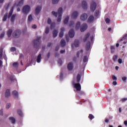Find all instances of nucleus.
<instances>
[{
	"instance_id": "f257e3e1",
	"label": "nucleus",
	"mask_w": 127,
	"mask_h": 127,
	"mask_svg": "<svg viewBox=\"0 0 127 127\" xmlns=\"http://www.w3.org/2000/svg\"><path fill=\"white\" fill-rule=\"evenodd\" d=\"M29 11H30V6L28 5H26L23 6L22 8V12L24 14L27 15L28 13H29Z\"/></svg>"
},
{
	"instance_id": "f03ea898",
	"label": "nucleus",
	"mask_w": 127,
	"mask_h": 127,
	"mask_svg": "<svg viewBox=\"0 0 127 127\" xmlns=\"http://www.w3.org/2000/svg\"><path fill=\"white\" fill-rule=\"evenodd\" d=\"M62 11H63V9L62 7H60L58 10V13L59 14V16L57 19L58 22H61V20L62 19Z\"/></svg>"
},
{
	"instance_id": "7ed1b4c3",
	"label": "nucleus",
	"mask_w": 127,
	"mask_h": 127,
	"mask_svg": "<svg viewBox=\"0 0 127 127\" xmlns=\"http://www.w3.org/2000/svg\"><path fill=\"white\" fill-rule=\"evenodd\" d=\"M96 8H97V3H95V1L91 2V5H90V10L94 12L95 10H96Z\"/></svg>"
},
{
	"instance_id": "20e7f679",
	"label": "nucleus",
	"mask_w": 127,
	"mask_h": 127,
	"mask_svg": "<svg viewBox=\"0 0 127 127\" xmlns=\"http://www.w3.org/2000/svg\"><path fill=\"white\" fill-rule=\"evenodd\" d=\"M20 34H21L20 30H17L13 33V36L16 38H18L20 36Z\"/></svg>"
},
{
	"instance_id": "39448f33",
	"label": "nucleus",
	"mask_w": 127,
	"mask_h": 127,
	"mask_svg": "<svg viewBox=\"0 0 127 127\" xmlns=\"http://www.w3.org/2000/svg\"><path fill=\"white\" fill-rule=\"evenodd\" d=\"M40 39H41V37H38L37 39L33 41V43L34 46H36L40 44Z\"/></svg>"
},
{
	"instance_id": "423d86ee",
	"label": "nucleus",
	"mask_w": 127,
	"mask_h": 127,
	"mask_svg": "<svg viewBox=\"0 0 127 127\" xmlns=\"http://www.w3.org/2000/svg\"><path fill=\"white\" fill-rule=\"evenodd\" d=\"M87 28H88V25L86 23L82 24L80 26V31L84 32L85 30H86Z\"/></svg>"
},
{
	"instance_id": "0eeeda50",
	"label": "nucleus",
	"mask_w": 127,
	"mask_h": 127,
	"mask_svg": "<svg viewBox=\"0 0 127 127\" xmlns=\"http://www.w3.org/2000/svg\"><path fill=\"white\" fill-rule=\"evenodd\" d=\"M68 35L70 38H73L74 36H75V32L74 31V29H71L68 32Z\"/></svg>"
},
{
	"instance_id": "6e6552de",
	"label": "nucleus",
	"mask_w": 127,
	"mask_h": 127,
	"mask_svg": "<svg viewBox=\"0 0 127 127\" xmlns=\"http://www.w3.org/2000/svg\"><path fill=\"white\" fill-rule=\"evenodd\" d=\"M87 18H88V14L86 13L83 14L80 17V19L83 21L86 20Z\"/></svg>"
},
{
	"instance_id": "1a4fd4ad",
	"label": "nucleus",
	"mask_w": 127,
	"mask_h": 127,
	"mask_svg": "<svg viewBox=\"0 0 127 127\" xmlns=\"http://www.w3.org/2000/svg\"><path fill=\"white\" fill-rule=\"evenodd\" d=\"M82 6L83 9H87V8H88V5L87 4V2H86V1H82Z\"/></svg>"
},
{
	"instance_id": "9d476101",
	"label": "nucleus",
	"mask_w": 127,
	"mask_h": 127,
	"mask_svg": "<svg viewBox=\"0 0 127 127\" xmlns=\"http://www.w3.org/2000/svg\"><path fill=\"white\" fill-rule=\"evenodd\" d=\"M74 88L77 91H81V84L79 83L74 84Z\"/></svg>"
},
{
	"instance_id": "9b49d317",
	"label": "nucleus",
	"mask_w": 127,
	"mask_h": 127,
	"mask_svg": "<svg viewBox=\"0 0 127 127\" xmlns=\"http://www.w3.org/2000/svg\"><path fill=\"white\" fill-rule=\"evenodd\" d=\"M42 7L41 6H38L36 7L35 9L36 14H38L39 12L41 11Z\"/></svg>"
},
{
	"instance_id": "f8f14e48",
	"label": "nucleus",
	"mask_w": 127,
	"mask_h": 127,
	"mask_svg": "<svg viewBox=\"0 0 127 127\" xmlns=\"http://www.w3.org/2000/svg\"><path fill=\"white\" fill-rule=\"evenodd\" d=\"M12 94L14 97L15 99H18V92L16 90H14L12 91Z\"/></svg>"
},
{
	"instance_id": "ddd939ff",
	"label": "nucleus",
	"mask_w": 127,
	"mask_h": 127,
	"mask_svg": "<svg viewBox=\"0 0 127 127\" xmlns=\"http://www.w3.org/2000/svg\"><path fill=\"white\" fill-rule=\"evenodd\" d=\"M79 15V13L77 11H74L72 13L71 15L72 18L76 19L77 17H78V15Z\"/></svg>"
},
{
	"instance_id": "4468645a",
	"label": "nucleus",
	"mask_w": 127,
	"mask_h": 127,
	"mask_svg": "<svg viewBox=\"0 0 127 127\" xmlns=\"http://www.w3.org/2000/svg\"><path fill=\"white\" fill-rule=\"evenodd\" d=\"M61 31L59 34V37L62 38L64 36V31L65 30V28L64 27L61 28Z\"/></svg>"
},
{
	"instance_id": "2eb2a0df",
	"label": "nucleus",
	"mask_w": 127,
	"mask_h": 127,
	"mask_svg": "<svg viewBox=\"0 0 127 127\" xmlns=\"http://www.w3.org/2000/svg\"><path fill=\"white\" fill-rule=\"evenodd\" d=\"M85 48L87 51H89V50L91 48V42L90 41L87 42L85 46Z\"/></svg>"
},
{
	"instance_id": "dca6fc26",
	"label": "nucleus",
	"mask_w": 127,
	"mask_h": 127,
	"mask_svg": "<svg viewBox=\"0 0 127 127\" xmlns=\"http://www.w3.org/2000/svg\"><path fill=\"white\" fill-rule=\"evenodd\" d=\"M74 45L75 47H79V46H80V41L78 39L75 40Z\"/></svg>"
},
{
	"instance_id": "f3484780",
	"label": "nucleus",
	"mask_w": 127,
	"mask_h": 127,
	"mask_svg": "<svg viewBox=\"0 0 127 127\" xmlns=\"http://www.w3.org/2000/svg\"><path fill=\"white\" fill-rule=\"evenodd\" d=\"M67 69L68 70H69V71H71V70L73 69V63H69L68 64H67Z\"/></svg>"
},
{
	"instance_id": "a211bd4d",
	"label": "nucleus",
	"mask_w": 127,
	"mask_h": 127,
	"mask_svg": "<svg viewBox=\"0 0 127 127\" xmlns=\"http://www.w3.org/2000/svg\"><path fill=\"white\" fill-rule=\"evenodd\" d=\"M90 33H88L87 34H86L84 36V38L83 40V42H86V40H88V38L90 37Z\"/></svg>"
},
{
	"instance_id": "6ab92c4d",
	"label": "nucleus",
	"mask_w": 127,
	"mask_h": 127,
	"mask_svg": "<svg viewBox=\"0 0 127 127\" xmlns=\"http://www.w3.org/2000/svg\"><path fill=\"white\" fill-rule=\"evenodd\" d=\"M5 96L6 98H8L10 96V92L9 91V89H7L5 92Z\"/></svg>"
},
{
	"instance_id": "aec40b11",
	"label": "nucleus",
	"mask_w": 127,
	"mask_h": 127,
	"mask_svg": "<svg viewBox=\"0 0 127 127\" xmlns=\"http://www.w3.org/2000/svg\"><path fill=\"white\" fill-rule=\"evenodd\" d=\"M94 20V16L91 15L88 19L87 22L88 23H91V22H93V21Z\"/></svg>"
},
{
	"instance_id": "412c9836",
	"label": "nucleus",
	"mask_w": 127,
	"mask_h": 127,
	"mask_svg": "<svg viewBox=\"0 0 127 127\" xmlns=\"http://www.w3.org/2000/svg\"><path fill=\"white\" fill-rule=\"evenodd\" d=\"M61 45L62 47H64L66 46V41H65V40L64 39H62L61 41Z\"/></svg>"
},
{
	"instance_id": "4be33fe9",
	"label": "nucleus",
	"mask_w": 127,
	"mask_h": 127,
	"mask_svg": "<svg viewBox=\"0 0 127 127\" xmlns=\"http://www.w3.org/2000/svg\"><path fill=\"white\" fill-rule=\"evenodd\" d=\"M8 37H10L11 34H12V29H9L7 32Z\"/></svg>"
},
{
	"instance_id": "5701e85b",
	"label": "nucleus",
	"mask_w": 127,
	"mask_h": 127,
	"mask_svg": "<svg viewBox=\"0 0 127 127\" xmlns=\"http://www.w3.org/2000/svg\"><path fill=\"white\" fill-rule=\"evenodd\" d=\"M13 8H14L13 7H12L11 8V9H10V11L9 12V14L8 15V18H10V17L11 16V15H12V13L13 12Z\"/></svg>"
},
{
	"instance_id": "b1692460",
	"label": "nucleus",
	"mask_w": 127,
	"mask_h": 127,
	"mask_svg": "<svg viewBox=\"0 0 127 127\" xmlns=\"http://www.w3.org/2000/svg\"><path fill=\"white\" fill-rule=\"evenodd\" d=\"M42 58L41 54H39L37 59V63H40V61H41V59Z\"/></svg>"
},
{
	"instance_id": "393cba45",
	"label": "nucleus",
	"mask_w": 127,
	"mask_h": 127,
	"mask_svg": "<svg viewBox=\"0 0 127 127\" xmlns=\"http://www.w3.org/2000/svg\"><path fill=\"white\" fill-rule=\"evenodd\" d=\"M80 25H81V23L80 22H77L75 25L76 30H78V29H79V28H80Z\"/></svg>"
},
{
	"instance_id": "a878e982",
	"label": "nucleus",
	"mask_w": 127,
	"mask_h": 127,
	"mask_svg": "<svg viewBox=\"0 0 127 127\" xmlns=\"http://www.w3.org/2000/svg\"><path fill=\"white\" fill-rule=\"evenodd\" d=\"M53 37H56L58 34V30H54L53 32Z\"/></svg>"
},
{
	"instance_id": "bb28decb",
	"label": "nucleus",
	"mask_w": 127,
	"mask_h": 127,
	"mask_svg": "<svg viewBox=\"0 0 127 127\" xmlns=\"http://www.w3.org/2000/svg\"><path fill=\"white\" fill-rule=\"evenodd\" d=\"M9 120L10 121H11V123H12V124H15L16 121H15V119L13 117H10L9 118Z\"/></svg>"
},
{
	"instance_id": "cd10ccee",
	"label": "nucleus",
	"mask_w": 127,
	"mask_h": 127,
	"mask_svg": "<svg viewBox=\"0 0 127 127\" xmlns=\"http://www.w3.org/2000/svg\"><path fill=\"white\" fill-rule=\"evenodd\" d=\"M23 2H24V0H21L17 4V6H21L23 5Z\"/></svg>"
},
{
	"instance_id": "c85d7f7f",
	"label": "nucleus",
	"mask_w": 127,
	"mask_h": 127,
	"mask_svg": "<svg viewBox=\"0 0 127 127\" xmlns=\"http://www.w3.org/2000/svg\"><path fill=\"white\" fill-rule=\"evenodd\" d=\"M16 16V14H14L12 15L11 18V21L12 22H14V20H15V17Z\"/></svg>"
},
{
	"instance_id": "c756f323",
	"label": "nucleus",
	"mask_w": 127,
	"mask_h": 127,
	"mask_svg": "<svg viewBox=\"0 0 127 127\" xmlns=\"http://www.w3.org/2000/svg\"><path fill=\"white\" fill-rule=\"evenodd\" d=\"M17 114L20 116V117H22L23 116V114H22V111L20 109H18L17 110Z\"/></svg>"
},
{
	"instance_id": "7c9ffc66",
	"label": "nucleus",
	"mask_w": 127,
	"mask_h": 127,
	"mask_svg": "<svg viewBox=\"0 0 127 127\" xmlns=\"http://www.w3.org/2000/svg\"><path fill=\"white\" fill-rule=\"evenodd\" d=\"M2 52H3V49L2 48H0V59L2 58Z\"/></svg>"
},
{
	"instance_id": "2f4dec72",
	"label": "nucleus",
	"mask_w": 127,
	"mask_h": 127,
	"mask_svg": "<svg viewBox=\"0 0 127 127\" xmlns=\"http://www.w3.org/2000/svg\"><path fill=\"white\" fill-rule=\"evenodd\" d=\"M68 21H69V16L66 17L64 19V24H67V23H68Z\"/></svg>"
},
{
	"instance_id": "473e14b6",
	"label": "nucleus",
	"mask_w": 127,
	"mask_h": 127,
	"mask_svg": "<svg viewBox=\"0 0 127 127\" xmlns=\"http://www.w3.org/2000/svg\"><path fill=\"white\" fill-rule=\"evenodd\" d=\"M80 80H81V75L78 74L77 76V82L79 83V82H80Z\"/></svg>"
},
{
	"instance_id": "72a5a7b5",
	"label": "nucleus",
	"mask_w": 127,
	"mask_h": 127,
	"mask_svg": "<svg viewBox=\"0 0 127 127\" xmlns=\"http://www.w3.org/2000/svg\"><path fill=\"white\" fill-rule=\"evenodd\" d=\"M88 61V56H85L83 57V62L84 63H86V62H87Z\"/></svg>"
},
{
	"instance_id": "f704fd0d",
	"label": "nucleus",
	"mask_w": 127,
	"mask_h": 127,
	"mask_svg": "<svg viewBox=\"0 0 127 127\" xmlns=\"http://www.w3.org/2000/svg\"><path fill=\"white\" fill-rule=\"evenodd\" d=\"M7 14L8 13H6L5 14H4L3 17V21H5L6 19H7Z\"/></svg>"
},
{
	"instance_id": "c9c22d12",
	"label": "nucleus",
	"mask_w": 127,
	"mask_h": 127,
	"mask_svg": "<svg viewBox=\"0 0 127 127\" xmlns=\"http://www.w3.org/2000/svg\"><path fill=\"white\" fill-rule=\"evenodd\" d=\"M59 0H52L53 4H57V3H58V2H59Z\"/></svg>"
},
{
	"instance_id": "e433bc0d",
	"label": "nucleus",
	"mask_w": 127,
	"mask_h": 127,
	"mask_svg": "<svg viewBox=\"0 0 127 127\" xmlns=\"http://www.w3.org/2000/svg\"><path fill=\"white\" fill-rule=\"evenodd\" d=\"M32 19H33V18H32V15H29L28 19V21L30 22L31 21V20H32Z\"/></svg>"
},
{
	"instance_id": "4c0bfd02",
	"label": "nucleus",
	"mask_w": 127,
	"mask_h": 127,
	"mask_svg": "<svg viewBox=\"0 0 127 127\" xmlns=\"http://www.w3.org/2000/svg\"><path fill=\"white\" fill-rule=\"evenodd\" d=\"M99 14H100V11H99V10H96V11L95 12V13H94L95 16L97 17V16H98V15H99Z\"/></svg>"
},
{
	"instance_id": "58836bf2",
	"label": "nucleus",
	"mask_w": 127,
	"mask_h": 127,
	"mask_svg": "<svg viewBox=\"0 0 127 127\" xmlns=\"http://www.w3.org/2000/svg\"><path fill=\"white\" fill-rule=\"evenodd\" d=\"M127 34H126L124 36V37L121 39L120 41H123L125 39H127Z\"/></svg>"
},
{
	"instance_id": "ea45409f",
	"label": "nucleus",
	"mask_w": 127,
	"mask_h": 127,
	"mask_svg": "<svg viewBox=\"0 0 127 127\" xmlns=\"http://www.w3.org/2000/svg\"><path fill=\"white\" fill-rule=\"evenodd\" d=\"M94 118H95V117H94L93 115L92 114H89V115L88 116V118L91 120H93V119H94Z\"/></svg>"
},
{
	"instance_id": "a19ab883",
	"label": "nucleus",
	"mask_w": 127,
	"mask_h": 127,
	"mask_svg": "<svg viewBox=\"0 0 127 127\" xmlns=\"http://www.w3.org/2000/svg\"><path fill=\"white\" fill-rule=\"evenodd\" d=\"M52 14L56 16V17H57V16L58 15V13L56 12L55 11H53L52 12Z\"/></svg>"
},
{
	"instance_id": "79ce46f5",
	"label": "nucleus",
	"mask_w": 127,
	"mask_h": 127,
	"mask_svg": "<svg viewBox=\"0 0 127 127\" xmlns=\"http://www.w3.org/2000/svg\"><path fill=\"white\" fill-rule=\"evenodd\" d=\"M10 51L11 52H14V51H16V49L15 47H11L10 48Z\"/></svg>"
},
{
	"instance_id": "37998d69",
	"label": "nucleus",
	"mask_w": 127,
	"mask_h": 127,
	"mask_svg": "<svg viewBox=\"0 0 127 127\" xmlns=\"http://www.w3.org/2000/svg\"><path fill=\"white\" fill-rule=\"evenodd\" d=\"M56 24L55 23H52L51 24V29H52V28H54V27H55Z\"/></svg>"
},
{
	"instance_id": "c03bdc74",
	"label": "nucleus",
	"mask_w": 127,
	"mask_h": 127,
	"mask_svg": "<svg viewBox=\"0 0 127 127\" xmlns=\"http://www.w3.org/2000/svg\"><path fill=\"white\" fill-rule=\"evenodd\" d=\"M74 25V22L73 21H71L69 24V27H71Z\"/></svg>"
},
{
	"instance_id": "a18cd8bd",
	"label": "nucleus",
	"mask_w": 127,
	"mask_h": 127,
	"mask_svg": "<svg viewBox=\"0 0 127 127\" xmlns=\"http://www.w3.org/2000/svg\"><path fill=\"white\" fill-rule=\"evenodd\" d=\"M47 22H48V24H51L52 23V21L51 20V19L48 18Z\"/></svg>"
},
{
	"instance_id": "49530a36",
	"label": "nucleus",
	"mask_w": 127,
	"mask_h": 127,
	"mask_svg": "<svg viewBox=\"0 0 127 127\" xmlns=\"http://www.w3.org/2000/svg\"><path fill=\"white\" fill-rule=\"evenodd\" d=\"M49 31H50L49 28L46 27V31H45L46 34H48V33H49Z\"/></svg>"
},
{
	"instance_id": "de8ad7c7",
	"label": "nucleus",
	"mask_w": 127,
	"mask_h": 127,
	"mask_svg": "<svg viewBox=\"0 0 127 127\" xmlns=\"http://www.w3.org/2000/svg\"><path fill=\"white\" fill-rule=\"evenodd\" d=\"M105 22L106 23H110V22H111V20H110L109 18H107L105 19Z\"/></svg>"
},
{
	"instance_id": "09e8293b",
	"label": "nucleus",
	"mask_w": 127,
	"mask_h": 127,
	"mask_svg": "<svg viewBox=\"0 0 127 127\" xmlns=\"http://www.w3.org/2000/svg\"><path fill=\"white\" fill-rule=\"evenodd\" d=\"M4 32H3L1 34V35H0V38H3V37H4Z\"/></svg>"
},
{
	"instance_id": "8fccbe9b",
	"label": "nucleus",
	"mask_w": 127,
	"mask_h": 127,
	"mask_svg": "<svg viewBox=\"0 0 127 127\" xmlns=\"http://www.w3.org/2000/svg\"><path fill=\"white\" fill-rule=\"evenodd\" d=\"M58 64L60 65V66H61L62 65V60L60 59L58 61Z\"/></svg>"
},
{
	"instance_id": "3c124183",
	"label": "nucleus",
	"mask_w": 127,
	"mask_h": 127,
	"mask_svg": "<svg viewBox=\"0 0 127 127\" xmlns=\"http://www.w3.org/2000/svg\"><path fill=\"white\" fill-rule=\"evenodd\" d=\"M11 106V105L10 104V103H7L6 106V109H8L9 108H10Z\"/></svg>"
},
{
	"instance_id": "603ef678",
	"label": "nucleus",
	"mask_w": 127,
	"mask_h": 127,
	"mask_svg": "<svg viewBox=\"0 0 127 127\" xmlns=\"http://www.w3.org/2000/svg\"><path fill=\"white\" fill-rule=\"evenodd\" d=\"M65 38L67 42H69V37H68V34L65 35Z\"/></svg>"
},
{
	"instance_id": "864d4df0",
	"label": "nucleus",
	"mask_w": 127,
	"mask_h": 127,
	"mask_svg": "<svg viewBox=\"0 0 127 127\" xmlns=\"http://www.w3.org/2000/svg\"><path fill=\"white\" fill-rule=\"evenodd\" d=\"M117 59H118V56H114L113 57V60H114V61H117Z\"/></svg>"
},
{
	"instance_id": "5fc2aeb1",
	"label": "nucleus",
	"mask_w": 127,
	"mask_h": 127,
	"mask_svg": "<svg viewBox=\"0 0 127 127\" xmlns=\"http://www.w3.org/2000/svg\"><path fill=\"white\" fill-rule=\"evenodd\" d=\"M118 63H119V64H122V63H123V60H122V59H119L118 60Z\"/></svg>"
},
{
	"instance_id": "6e6d98bb",
	"label": "nucleus",
	"mask_w": 127,
	"mask_h": 127,
	"mask_svg": "<svg viewBox=\"0 0 127 127\" xmlns=\"http://www.w3.org/2000/svg\"><path fill=\"white\" fill-rule=\"evenodd\" d=\"M0 116H3V110L2 109L0 111Z\"/></svg>"
},
{
	"instance_id": "4d7b16f0",
	"label": "nucleus",
	"mask_w": 127,
	"mask_h": 127,
	"mask_svg": "<svg viewBox=\"0 0 127 127\" xmlns=\"http://www.w3.org/2000/svg\"><path fill=\"white\" fill-rule=\"evenodd\" d=\"M110 48L111 50H115L116 49L115 46H111Z\"/></svg>"
},
{
	"instance_id": "13d9d810",
	"label": "nucleus",
	"mask_w": 127,
	"mask_h": 127,
	"mask_svg": "<svg viewBox=\"0 0 127 127\" xmlns=\"http://www.w3.org/2000/svg\"><path fill=\"white\" fill-rule=\"evenodd\" d=\"M37 27V26H36V25H33L32 26V28L33 29H36Z\"/></svg>"
},
{
	"instance_id": "bf43d9fd",
	"label": "nucleus",
	"mask_w": 127,
	"mask_h": 127,
	"mask_svg": "<svg viewBox=\"0 0 127 127\" xmlns=\"http://www.w3.org/2000/svg\"><path fill=\"white\" fill-rule=\"evenodd\" d=\"M126 80H127V77L124 76V77H122V81L125 82V81H126Z\"/></svg>"
},
{
	"instance_id": "052dcab7",
	"label": "nucleus",
	"mask_w": 127,
	"mask_h": 127,
	"mask_svg": "<svg viewBox=\"0 0 127 127\" xmlns=\"http://www.w3.org/2000/svg\"><path fill=\"white\" fill-rule=\"evenodd\" d=\"M112 79L113 80H117V77H116L115 75H112Z\"/></svg>"
},
{
	"instance_id": "680f3d73",
	"label": "nucleus",
	"mask_w": 127,
	"mask_h": 127,
	"mask_svg": "<svg viewBox=\"0 0 127 127\" xmlns=\"http://www.w3.org/2000/svg\"><path fill=\"white\" fill-rule=\"evenodd\" d=\"M13 66L14 67H16V66H17V63H14L13 64Z\"/></svg>"
},
{
	"instance_id": "e2e57ef3",
	"label": "nucleus",
	"mask_w": 127,
	"mask_h": 127,
	"mask_svg": "<svg viewBox=\"0 0 127 127\" xmlns=\"http://www.w3.org/2000/svg\"><path fill=\"white\" fill-rule=\"evenodd\" d=\"M65 50H61V51H60V53H61V54H63V53H65Z\"/></svg>"
},
{
	"instance_id": "0e129e2a",
	"label": "nucleus",
	"mask_w": 127,
	"mask_h": 127,
	"mask_svg": "<svg viewBox=\"0 0 127 127\" xmlns=\"http://www.w3.org/2000/svg\"><path fill=\"white\" fill-rule=\"evenodd\" d=\"M55 50L56 51H58V50H59V46H57L56 48H55Z\"/></svg>"
},
{
	"instance_id": "69168bd1",
	"label": "nucleus",
	"mask_w": 127,
	"mask_h": 127,
	"mask_svg": "<svg viewBox=\"0 0 127 127\" xmlns=\"http://www.w3.org/2000/svg\"><path fill=\"white\" fill-rule=\"evenodd\" d=\"M122 101L123 102H125L126 101H127V98H123Z\"/></svg>"
},
{
	"instance_id": "338daca9",
	"label": "nucleus",
	"mask_w": 127,
	"mask_h": 127,
	"mask_svg": "<svg viewBox=\"0 0 127 127\" xmlns=\"http://www.w3.org/2000/svg\"><path fill=\"white\" fill-rule=\"evenodd\" d=\"M51 45H52V43H49L48 44L47 46H48V47H50V46H51Z\"/></svg>"
},
{
	"instance_id": "774afa93",
	"label": "nucleus",
	"mask_w": 127,
	"mask_h": 127,
	"mask_svg": "<svg viewBox=\"0 0 127 127\" xmlns=\"http://www.w3.org/2000/svg\"><path fill=\"white\" fill-rule=\"evenodd\" d=\"M118 83L116 82V81H113V85L114 86H116Z\"/></svg>"
}]
</instances>
